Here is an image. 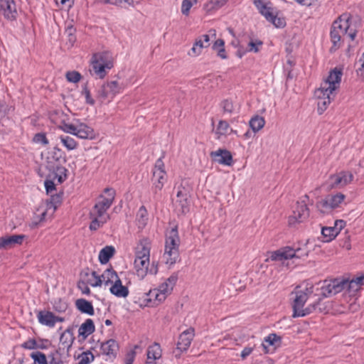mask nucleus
Wrapping results in <instances>:
<instances>
[{
    "label": "nucleus",
    "instance_id": "nucleus-5",
    "mask_svg": "<svg viewBox=\"0 0 364 364\" xmlns=\"http://www.w3.org/2000/svg\"><path fill=\"white\" fill-rule=\"evenodd\" d=\"M178 280L177 274H171L161 283L157 288L150 289L144 294V301L146 306H157L164 302L171 294Z\"/></svg>",
    "mask_w": 364,
    "mask_h": 364
},
{
    "label": "nucleus",
    "instance_id": "nucleus-61",
    "mask_svg": "<svg viewBox=\"0 0 364 364\" xmlns=\"http://www.w3.org/2000/svg\"><path fill=\"white\" fill-rule=\"evenodd\" d=\"M48 364H64V363L60 357L50 355H49Z\"/></svg>",
    "mask_w": 364,
    "mask_h": 364
},
{
    "label": "nucleus",
    "instance_id": "nucleus-20",
    "mask_svg": "<svg viewBox=\"0 0 364 364\" xmlns=\"http://www.w3.org/2000/svg\"><path fill=\"white\" fill-rule=\"evenodd\" d=\"M162 356V350L157 343L149 346L146 350V360L144 364H158Z\"/></svg>",
    "mask_w": 364,
    "mask_h": 364
},
{
    "label": "nucleus",
    "instance_id": "nucleus-50",
    "mask_svg": "<svg viewBox=\"0 0 364 364\" xmlns=\"http://www.w3.org/2000/svg\"><path fill=\"white\" fill-rule=\"evenodd\" d=\"M92 279H89V284L93 287H101L103 284L102 277L99 276L96 272H92Z\"/></svg>",
    "mask_w": 364,
    "mask_h": 364
},
{
    "label": "nucleus",
    "instance_id": "nucleus-31",
    "mask_svg": "<svg viewBox=\"0 0 364 364\" xmlns=\"http://www.w3.org/2000/svg\"><path fill=\"white\" fill-rule=\"evenodd\" d=\"M255 5L259 11V13L264 17L274 9L272 4L267 0H253Z\"/></svg>",
    "mask_w": 364,
    "mask_h": 364
},
{
    "label": "nucleus",
    "instance_id": "nucleus-1",
    "mask_svg": "<svg viewBox=\"0 0 364 364\" xmlns=\"http://www.w3.org/2000/svg\"><path fill=\"white\" fill-rule=\"evenodd\" d=\"M342 75L340 70L333 69L321 83L320 87L315 91V96L318 99L317 105L319 114H323L334 99L336 91L341 85Z\"/></svg>",
    "mask_w": 364,
    "mask_h": 364
},
{
    "label": "nucleus",
    "instance_id": "nucleus-28",
    "mask_svg": "<svg viewBox=\"0 0 364 364\" xmlns=\"http://www.w3.org/2000/svg\"><path fill=\"white\" fill-rule=\"evenodd\" d=\"M95 330V327L93 321L90 318H87L79 327L78 335L83 338H86L91 335Z\"/></svg>",
    "mask_w": 364,
    "mask_h": 364
},
{
    "label": "nucleus",
    "instance_id": "nucleus-23",
    "mask_svg": "<svg viewBox=\"0 0 364 364\" xmlns=\"http://www.w3.org/2000/svg\"><path fill=\"white\" fill-rule=\"evenodd\" d=\"M181 243L177 228H172L167 231L165 240V246L178 250Z\"/></svg>",
    "mask_w": 364,
    "mask_h": 364
},
{
    "label": "nucleus",
    "instance_id": "nucleus-55",
    "mask_svg": "<svg viewBox=\"0 0 364 364\" xmlns=\"http://www.w3.org/2000/svg\"><path fill=\"white\" fill-rule=\"evenodd\" d=\"M22 347L26 349L33 350L39 348L37 342L34 339H28L22 344Z\"/></svg>",
    "mask_w": 364,
    "mask_h": 364
},
{
    "label": "nucleus",
    "instance_id": "nucleus-38",
    "mask_svg": "<svg viewBox=\"0 0 364 364\" xmlns=\"http://www.w3.org/2000/svg\"><path fill=\"white\" fill-rule=\"evenodd\" d=\"M114 248L112 246H106L99 253V260L102 264H106L113 256Z\"/></svg>",
    "mask_w": 364,
    "mask_h": 364
},
{
    "label": "nucleus",
    "instance_id": "nucleus-47",
    "mask_svg": "<svg viewBox=\"0 0 364 364\" xmlns=\"http://www.w3.org/2000/svg\"><path fill=\"white\" fill-rule=\"evenodd\" d=\"M78 358L80 360L77 364H89L94 360L95 358L91 352L87 351L79 355Z\"/></svg>",
    "mask_w": 364,
    "mask_h": 364
},
{
    "label": "nucleus",
    "instance_id": "nucleus-40",
    "mask_svg": "<svg viewBox=\"0 0 364 364\" xmlns=\"http://www.w3.org/2000/svg\"><path fill=\"white\" fill-rule=\"evenodd\" d=\"M263 42L255 38H250L247 45V50L250 53H258L262 48Z\"/></svg>",
    "mask_w": 364,
    "mask_h": 364
},
{
    "label": "nucleus",
    "instance_id": "nucleus-27",
    "mask_svg": "<svg viewBox=\"0 0 364 364\" xmlns=\"http://www.w3.org/2000/svg\"><path fill=\"white\" fill-rule=\"evenodd\" d=\"M37 318L38 322L42 325L50 328L55 326L54 314L51 311H40L37 314Z\"/></svg>",
    "mask_w": 364,
    "mask_h": 364
},
{
    "label": "nucleus",
    "instance_id": "nucleus-12",
    "mask_svg": "<svg viewBox=\"0 0 364 364\" xmlns=\"http://www.w3.org/2000/svg\"><path fill=\"white\" fill-rule=\"evenodd\" d=\"M308 255L307 251H303L301 248L297 247L296 249L291 247H285L280 250L271 253L269 257L267 259H271L272 261L283 259H288L291 258H301L302 257H306Z\"/></svg>",
    "mask_w": 364,
    "mask_h": 364
},
{
    "label": "nucleus",
    "instance_id": "nucleus-4",
    "mask_svg": "<svg viewBox=\"0 0 364 364\" xmlns=\"http://www.w3.org/2000/svg\"><path fill=\"white\" fill-rule=\"evenodd\" d=\"M314 292V286L312 284L309 282H304L301 285L297 286L292 294H294L293 301V310L294 317H302L311 314L313 311L316 310L320 301V299H318L317 302H314L310 304L306 308L304 309V304L306 302L308 298Z\"/></svg>",
    "mask_w": 364,
    "mask_h": 364
},
{
    "label": "nucleus",
    "instance_id": "nucleus-56",
    "mask_svg": "<svg viewBox=\"0 0 364 364\" xmlns=\"http://www.w3.org/2000/svg\"><path fill=\"white\" fill-rule=\"evenodd\" d=\"M82 95L85 96L86 102L91 105L95 104V100L92 98L90 90L87 89V86H85L82 91Z\"/></svg>",
    "mask_w": 364,
    "mask_h": 364
},
{
    "label": "nucleus",
    "instance_id": "nucleus-30",
    "mask_svg": "<svg viewBox=\"0 0 364 364\" xmlns=\"http://www.w3.org/2000/svg\"><path fill=\"white\" fill-rule=\"evenodd\" d=\"M331 41L333 43L332 47L331 48V51L333 52L341 46L342 44V37L346 36L343 33H340L339 31L331 28Z\"/></svg>",
    "mask_w": 364,
    "mask_h": 364
},
{
    "label": "nucleus",
    "instance_id": "nucleus-48",
    "mask_svg": "<svg viewBox=\"0 0 364 364\" xmlns=\"http://www.w3.org/2000/svg\"><path fill=\"white\" fill-rule=\"evenodd\" d=\"M68 308V304L64 300L59 299L55 300L53 304V309L60 313L65 312Z\"/></svg>",
    "mask_w": 364,
    "mask_h": 364
},
{
    "label": "nucleus",
    "instance_id": "nucleus-9",
    "mask_svg": "<svg viewBox=\"0 0 364 364\" xmlns=\"http://www.w3.org/2000/svg\"><path fill=\"white\" fill-rule=\"evenodd\" d=\"M128 86L127 81L113 80L104 84L98 91V97L101 100H112L122 92Z\"/></svg>",
    "mask_w": 364,
    "mask_h": 364
},
{
    "label": "nucleus",
    "instance_id": "nucleus-3",
    "mask_svg": "<svg viewBox=\"0 0 364 364\" xmlns=\"http://www.w3.org/2000/svg\"><path fill=\"white\" fill-rule=\"evenodd\" d=\"M151 242L148 238H143L139 240L135 247V259L134 261V267L137 277L143 279L148 273L156 274L158 272L157 264H150V251Z\"/></svg>",
    "mask_w": 364,
    "mask_h": 364
},
{
    "label": "nucleus",
    "instance_id": "nucleus-49",
    "mask_svg": "<svg viewBox=\"0 0 364 364\" xmlns=\"http://www.w3.org/2000/svg\"><path fill=\"white\" fill-rule=\"evenodd\" d=\"M223 107L224 111L228 113H233L238 109L237 105H234L232 101L228 100L223 102Z\"/></svg>",
    "mask_w": 364,
    "mask_h": 364
},
{
    "label": "nucleus",
    "instance_id": "nucleus-16",
    "mask_svg": "<svg viewBox=\"0 0 364 364\" xmlns=\"http://www.w3.org/2000/svg\"><path fill=\"white\" fill-rule=\"evenodd\" d=\"M25 235H12L0 237V250H10L17 245H22Z\"/></svg>",
    "mask_w": 364,
    "mask_h": 364
},
{
    "label": "nucleus",
    "instance_id": "nucleus-54",
    "mask_svg": "<svg viewBox=\"0 0 364 364\" xmlns=\"http://www.w3.org/2000/svg\"><path fill=\"white\" fill-rule=\"evenodd\" d=\"M215 30H210L209 34H204L198 38L199 40L202 41V43L204 44L205 46L207 48L210 46V36H213L215 37Z\"/></svg>",
    "mask_w": 364,
    "mask_h": 364
},
{
    "label": "nucleus",
    "instance_id": "nucleus-51",
    "mask_svg": "<svg viewBox=\"0 0 364 364\" xmlns=\"http://www.w3.org/2000/svg\"><path fill=\"white\" fill-rule=\"evenodd\" d=\"M68 82L76 83L81 79V75L77 71H69L65 75Z\"/></svg>",
    "mask_w": 364,
    "mask_h": 364
},
{
    "label": "nucleus",
    "instance_id": "nucleus-58",
    "mask_svg": "<svg viewBox=\"0 0 364 364\" xmlns=\"http://www.w3.org/2000/svg\"><path fill=\"white\" fill-rule=\"evenodd\" d=\"M346 225V222L343 220H337L335 221L334 223V226H333V228H334V229H336L337 231V234L338 235L340 233V232L342 230V229L345 227Z\"/></svg>",
    "mask_w": 364,
    "mask_h": 364
},
{
    "label": "nucleus",
    "instance_id": "nucleus-46",
    "mask_svg": "<svg viewBox=\"0 0 364 364\" xmlns=\"http://www.w3.org/2000/svg\"><path fill=\"white\" fill-rule=\"evenodd\" d=\"M140 349L139 346L136 345L133 348L129 350L124 356V364H133L134 360L135 359L136 355L137 353V350Z\"/></svg>",
    "mask_w": 364,
    "mask_h": 364
},
{
    "label": "nucleus",
    "instance_id": "nucleus-37",
    "mask_svg": "<svg viewBox=\"0 0 364 364\" xmlns=\"http://www.w3.org/2000/svg\"><path fill=\"white\" fill-rule=\"evenodd\" d=\"M337 230L333 227H323L321 229L322 241L329 242L332 241L337 235Z\"/></svg>",
    "mask_w": 364,
    "mask_h": 364
},
{
    "label": "nucleus",
    "instance_id": "nucleus-53",
    "mask_svg": "<svg viewBox=\"0 0 364 364\" xmlns=\"http://www.w3.org/2000/svg\"><path fill=\"white\" fill-rule=\"evenodd\" d=\"M33 141L36 144H41L44 146L48 144V140L44 133H38L33 136Z\"/></svg>",
    "mask_w": 364,
    "mask_h": 364
},
{
    "label": "nucleus",
    "instance_id": "nucleus-45",
    "mask_svg": "<svg viewBox=\"0 0 364 364\" xmlns=\"http://www.w3.org/2000/svg\"><path fill=\"white\" fill-rule=\"evenodd\" d=\"M31 357L34 361V364H48L49 359L48 360L46 355L40 351L33 352Z\"/></svg>",
    "mask_w": 364,
    "mask_h": 364
},
{
    "label": "nucleus",
    "instance_id": "nucleus-35",
    "mask_svg": "<svg viewBox=\"0 0 364 364\" xmlns=\"http://www.w3.org/2000/svg\"><path fill=\"white\" fill-rule=\"evenodd\" d=\"M148 220L147 210L144 206H141L136 213V222L139 228H144L146 225Z\"/></svg>",
    "mask_w": 364,
    "mask_h": 364
},
{
    "label": "nucleus",
    "instance_id": "nucleus-8",
    "mask_svg": "<svg viewBox=\"0 0 364 364\" xmlns=\"http://www.w3.org/2000/svg\"><path fill=\"white\" fill-rule=\"evenodd\" d=\"M346 196L341 193L329 194L316 203V208L322 214H329L333 210L340 208L344 203Z\"/></svg>",
    "mask_w": 364,
    "mask_h": 364
},
{
    "label": "nucleus",
    "instance_id": "nucleus-2",
    "mask_svg": "<svg viewBox=\"0 0 364 364\" xmlns=\"http://www.w3.org/2000/svg\"><path fill=\"white\" fill-rule=\"evenodd\" d=\"M114 196L115 191L112 188H107L105 189L104 193L98 197L89 214L91 220L90 225L91 230H97L109 219L107 211L112 205Z\"/></svg>",
    "mask_w": 364,
    "mask_h": 364
},
{
    "label": "nucleus",
    "instance_id": "nucleus-17",
    "mask_svg": "<svg viewBox=\"0 0 364 364\" xmlns=\"http://www.w3.org/2000/svg\"><path fill=\"white\" fill-rule=\"evenodd\" d=\"M175 206L178 212L186 213L188 211L189 201L187 191L183 187H178L175 200Z\"/></svg>",
    "mask_w": 364,
    "mask_h": 364
},
{
    "label": "nucleus",
    "instance_id": "nucleus-24",
    "mask_svg": "<svg viewBox=\"0 0 364 364\" xmlns=\"http://www.w3.org/2000/svg\"><path fill=\"white\" fill-rule=\"evenodd\" d=\"M162 259L166 264L173 266L179 259V250L165 246Z\"/></svg>",
    "mask_w": 364,
    "mask_h": 364
},
{
    "label": "nucleus",
    "instance_id": "nucleus-25",
    "mask_svg": "<svg viewBox=\"0 0 364 364\" xmlns=\"http://www.w3.org/2000/svg\"><path fill=\"white\" fill-rule=\"evenodd\" d=\"M119 349L118 343L114 339H109L101 344L102 353L109 357H115Z\"/></svg>",
    "mask_w": 364,
    "mask_h": 364
},
{
    "label": "nucleus",
    "instance_id": "nucleus-15",
    "mask_svg": "<svg viewBox=\"0 0 364 364\" xmlns=\"http://www.w3.org/2000/svg\"><path fill=\"white\" fill-rule=\"evenodd\" d=\"M353 179V175L350 172L341 171L332 175L329 178V183L331 188H342L351 183Z\"/></svg>",
    "mask_w": 364,
    "mask_h": 364
},
{
    "label": "nucleus",
    "instance_id": "nucleus-60",
    "mask_svg": "<svg viewBox=\"0 0 364 364\" xmlns=\"http://www.w3.org/2000/svg\"><path fill=\"white\" fill-rule=\"evenodd\" d=\"M79 289L82 291V294H90V290L87 284L84 282H80L77 284Z\"/></svg>",
    "mask_w": 364,
    "mask_h": 364
},
{
    "label": "nucleus",
    "instance_id": "nucleus-63",
    "mask_svg": "<svg viewBox=\"0 0 364 364\" xmlns=\"http://www.w3.org/2000/svg\"><path fill=\"white\" fill-rule=\"evenodd\" d=\"M252 348L251 347H245L241 352V357L245 359L248 355H250L252 352Z\"/></svg>",
    "mask_w": 364,
    "mask_h": 364
},
{
    "label": "nucleus",
    "instance_id": "nucleus-11",
    "mask_svg": "<svg viewBox=\"0 0 364 364\" xmlns=\"http://www.w3.org/2000/svg\"><path fill=\"white\" fill-rule=\"evenodd\" d=\"M167 181V174L162 157L158 159L153 168L152 183L155 193L161 191Z\"/></svg>",
    "mask_w": 364,
    "mask_h": 364
},
{
    "label": "nucleus",
    "instance_id": "nucleus-18",
    "mask_svg": "<svg viewBox=\"0 0 364 364\" xmlns=\"http://www.w3.org/2000/svg\"><path fill=\"white\" fill-rule=\"evenodd\" d=\"M210 155L213 161L220 164L231 166L232 164V156L227 149H219L212 151Z\"/></svg>",
    "mask_w": 364,
    "mask_h": 364
},
{
    "label": "nucleus",
    "instance_id": "nucleus-32",
    "mask_svg": "<svg viewBox=\"0 0 364 364\" xmlns=\"http://www.w3.org/2000/svg\"><path fill=\"white\" fill-rule=\"evenodd\" d=\"M58 139L68 151L74 150L78 146V143L73 137L68 135L63 134L59 136Z\"/></svg>",
    "mask_w": 364,
    "mask_h": 364
},
{
    "label": "nucleus",
    "instance_id": "nucleus-14",
    "mask_svg": "<svg viewBox=\"0 0 364 364\" xmlns=\"http://www.w3.org/2000/svg\"><path fill=\"white\" fill-rule=\"evenodd\" d=\"M309 216V210L306 204L304 201L299 202L292 214L289 217V224L290 225H295L297 223H303Z\"/></svg>",
    "mask_w": 364,
    "mask_h": 364
},
{
    "label": "nucleus",
    "instance_id": "nucleus-44",
    "mask_svg": "<svg viewBox=\"0 0 364 364\" xmlns=\"http://www.w3.org/2000/svg\"><path fill=\"white\" fill-rule=\"evenodd\" d=\"M265 18L269 22L272 23L277 28L284 27L285 26L284 20L281 18H278L274 14V9L269 13V16L267 15Z\"/></svg>",
    "mask_w": 364,
    "mask_h": 364
},
{
    "label": "nucleus",
    "instance_id": "nucleus-13",
    "mask_svg": "<svg viewBox=\"0 0 364 364\" xmlns=\"http://www.w3.org/2000/svg\"><path fill=\"white\" fill-rule=\"evenodd\" d=\"M345 290V279H336L325 281L321 288V294L323 297H329Z\"/></svg>",
    "mask_w": 364,
    "mask_h": 364
},
{
    "label": "nucleus",
    "instance_id": "nucleus-57",
    "mask_svg": "<svg viewBox=\"0 0 364 364\" xmlns=\"http://www.w3.org/2000/svg\"><path fill=\"white\" fill-rule=\"evenodd\" d=\"M45 188L47 193H52L55 190V183L51 180H46L45 181Z\"/></svg>",
    "mask_w": 364,
    "mask_h": 364
},
{
    "label": "nucleus",
    "instance_id": "nucleus-21",
    "mask_svg": "<svg viewBox=\"0 0 364 364\" xmlns=\"http://www.w3.org/2000/svg\"><path fill=\"white\" fill-rule=\"evenodd\" d=\"M0 10L6 18L9 20L16 18L17 11L14 0H0Z\"/></svg>",
    "mask_w": 364,
    "mask_h": 364
},
{
    "label": "nucleus",
    "instance_id": "nucleus-10",
    "mask_svg": "<svg viewBox=\"0 0 364 364\" xmlns=\"http://www.w3.org/2000/svg\"><path fill=\"white\" fill-rule=\"evenodd\" d=\"M331 28L337 30L340 33H343L351 41L356 36V30L351 24V16L349 14H343L333 21Z\"/></svg>",
    "mask_w": 364,
    "mask_h": 364
},
{
    "label": "nucleus",
    "instance_id": "nucleus-34",
    "mask_svg": "<svg viewBox=\"0 0 364 364\" xmlns=\"http://www.w3.org/2000/svg\"><path fill=\"white\" fill-rule=\"evenodd\" d=\"M281 343V338L275 333H271L266 338H264L262 343V346L264 349L267 350L270 346L276 348ZM268 350H267V352Z\"/></svg>",
    "mask_w": 364,
    "mask_h": 364
},
{
    "label": "nucleus",
    "instance_id": "nucleus-19",
    "mask_svg": "<svg viewBox=\"0 0 364 364\" xmlns=\"http://www.w3.org/2000/svg\"><path fill=\"white\" fill-rule=\"evenodd\" d=\"M194 335V328H189L183 331L178 338L177 349L181 352L187 350L193 339Z\"/></svg>",
    "mask_w": 364,
    "mask_h": 364
},
{
    "label": "nucleus",
    "instance_id": "nucleus-64",
    "mask_svg": "<svg viewBox=\"0 0 364 364\" xmlns=\"http://www.w3.org/2000/svg\"><path fill=\"white\" fill-rule=\"evenodd\" d=\"M75 31V29L73 26H68L66 29V33L70 36V41H75V36H73V32Z\"/></svg>",
    "mask_w": 364,
    "mask_h": 364
},
{
    "label": "nucleus",
    "instance_id": "nucleus-36",
    "mask_svg": "<svg viewBox=\"0 0 364 364\" xmlns=\"http://www.w3.org/2000/svg\"><path fill=\"white\" fill-rule=\"evenodd\" d=\"M235 133L232 128H230L229 124L226 121H220L216 129V134H218V139H220V136H228L232 133Z\"/></svg>",
    "mask_w": 364,
    "mask_h": 364
},
{
    "label": "nucleus",
    "instance_id": "nucleus-52",
    "mask_svg": "<svg viewBox=\"0 0 364 364\" xmlns=\"http://www.w3.org/2000/svg\"><path fill=\"white\" fill-rule=\"evenodd\" d=\"M196 4L193 0H183L181 5V13L183 15L188 16L191 8Z\"/></svg>",
    "mask_w": 364,
    "mask_h": 364
},
{
    "label": "nucleus",
    "instance_id": "nucleus-29",
    "mask_svg": "<svg viewBox=\"0 0 364 364\" xmlns=\"http://www.w3.org/2000/svg\"><path fill=\"white\" fill-rule=\"evenodd\" d=\"M76 308L82 313L92 316L95 314L94 308L90 301L84 299H77L75 301Z\"/></svg>",
    "mask_w": 364,
    "mask_h": 364
},
{
    "label": "nucleus",
    "instance_id": "nucleus-39",
    "mask_svg": "<svg viewBox=\"0 0 364 364\" xmlns=\"http://www.w3.org/2000/svg\"><path fill=\"white\" fill-rule=\"evenodd\" d=\"M249 124L252 131L254 132H257L264 127L265 124V120L264 117L259 115H255L251 118Z\"/></svg>",
    "mask_w": 364,
    "mask_h": 364
},
{
    "label": "nucleus",
    "instance_id": "nucleus-33",
    "mask_svg": "<svg viewBox=\"0 0 364 364\" xmlns=\"http://www.w3.org/2000/svg\"><path fill=\"white\" fill-rule=\"evenodd\" d=\"M102 281L106 286L112 284L119 279L117 272L112 269H107L102 274Z\"/></svg>",
    "mask_w": 364,
    "mask_h": 364
},
{
    "label": "nucleus",
    "instance_id": "nucleus-22",
    "mask_svg": "<svg viewBox=\"0 0 364 364\" xmlns=\"http://www.w3.org/2000/svg\"><path fill=\"white\" fill-rule=\"evenodd\" d=\"M363 285H364V279L362 274L351 280L345 279V290L350 296H355Z\"/></svg>",
    "mask_w": 364,
    "mask_h": 364
},
{
    "label": "nucleus",
    "instance_id": "nucleus-42",
    "mask_svg": "<svg viewBox=\"0 0 364 364\" xmlns=\"http://www.w3.org/2000/svg\"><path fill=\"white\" fill-rule=\"evenodd\" d=\"M74 341L73 334L70 329H66L60 337V342L65 347H70Z\"/></svg>",
    "mask_w": 364,
    "mask_h": 364
},
{
    "label": "nucleus",
    "instance_id": "nucleus-41",
    "mask_svg": "<svg viewBox=\"0 0 364 364\" xmlns=\"http://www.w3.org/2000/svg\"><path fill=\"white\" fill-rule=\"evenodd\" d=\"M67 172L68 170L65 167L60 166H56L53 172V179H56L59 183H62L67 179Z\"/></svg>",
    "mask_w": 364,
    "mask_h": 364
},
{
    "label": "nucleus",
    "instance_id": "nucleus-43",
    "mask_svg": "<svg viewBox=\"0 0 364 364\" xmlns=\"http://www.w3.org/2000/svg\"><path fill=\"white\" fill-rule=\"evenodd\" d=\"M204 48H207L204 46V44L202 43L200 40L197 38L191 49V50L188 52V55L190 56L196 57L201 54L202 50Z\"/></svg>",
    "mask_w": 364,
    "mask_h": 364
},
{
    "label": "nucleus",
    "instance_id": "nucleus-59",
    "mask_svg": "<svg viewBox=\"0 0 364 364\" xmlns=\"http://www.w3.org/2000/svg\"><path fill=\"white\" fill-rule=\"evenodd\" d=\"M105 2L114 4V5H119L123 2L128 4L129 5H132L134 4V0H105Z\"/></svg>",
    "mask_w": 364,
    "mask_h": 364
},
{
    "label": "nucleus",
    "instance_id": "nucleus-6",
    "mask_svg": "<svg viewBox=\"0 0 364 364\" xmlns=\"http://www.w3.org/2000/svg\"><path fill=\"white\" fill-rule=\"evenodd\" d=\"M60 129L65 133L73 134L82 139H94L95 132L94 129L85 123L75 120L72 123H64Z\"/></svg>",
    "mask_w": 364,
    "mask_h": 364
},
{
    "label": "nucleus",
    "instance_id": "nucleus-7",
    "mask_svg": "<svg viewBox=\"0 0 364 364\" xmlns=\"http://www.w3.org/2000/svg\"><path fill=\"white\" fill-rule=\"evenodd\" d=\"M91 64V74L100 79L105 77L107 75V70H110L113 66L109 55L105 53H99L93 55Z\"/></svg>",
    "mask_w": 364,
    "mask_h": 364
},
{
    "label": "nucleus",
    "instance_id": "nucleus-62",
    "mask_svg": "<svg viewBox=\"0 0 364 364\" xmlns=\"http://www.w3.org/2000/svg\"><path fill=\"white\" fill-rule=\"evenodd\" d=\"M224 44H225V43H224L223 40L218 39L214 43L213 48L214 50L218 51V49H221V48H224Z\"/></svg>",
    "mask_w": 364,
    "mask_h": 364
},
{
    "label": "nucleus",
    "instance_id": "nucleus-26",
    "mask_svg": "<svg viewBox=\"0 0 364 364\" xmlns=\"http://www.w3.org/2000/svg\"><path fill=\"white\" fill-rule=\"evenodd\" d=\"M109 291L113 295L119 298H126L129 292L128 288L122 284L119 278L111 284Z\"/></svg>",
    "mask_w": 364,
    "mask_h": 364
}]
</instances>
